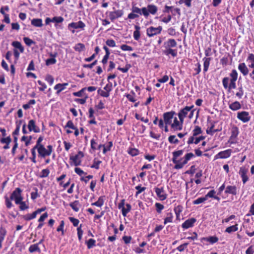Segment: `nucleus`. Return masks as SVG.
<instances>
[{"instance_id": "a18cd8bd", "label": "nucleus", "mask_w": 254, "mask_h": 254, "mask_svg": "<svg viewBox=\"0 0 254 254\" xmlns=\"http://www.w3.org/2000/svg\"><path fill=\"white\" fill-rule=\"evenodd\" d=\"M50 174V170L48 169H45L42 170L41 174L39 176L40 178H46Z\"/></svg>"}, {"instance_id": "bf43d9fd", "label": "nucleus", "mask_w": 254, "mask_h": 254, "mask_svg": "<svg viewBox=\"0 0 254 254\" xmlns=\"http://www.w3.org/2000/svg\"><path fill=\"white\" fill-rule=\"evenodd\" d=\"M127 99L131 102H134L136 100L135 99V93L132 92V94H128L126 95Z\"/></svg>"}, {"instance_id": "ddd939ff", "label": "nucleus", "mask_w": 254, "mask_h": 254, "mask_svg": "<svg viewBox=\"0 0 254 254\" xmlns=\"http://www.w3.org/2000/svg\"><path fill=\"white\" fill-rule=\"evenodd\" d=\"M239 133V131L238 128L237 127H233L232 129L231 135L230 137L229 140H228V142L230 144L235 143V141H231V139H235L237 137Z\"/></svg>"}, {"instance_id": "5fc2aeb1", "label": "nucleus", "mask_w": 254, "mask_h": 254, "mask_svg": "<svg viewBox=\"0 0 254 254\" xmlns=\"http://www.w3.org/2000/svg\"><path fill=\"white\" fill-rule=\"evenodd\" d=\"M207 199L205 196L203 197H199L197 199L193 201V204H198L201 203L202 202H204Z\"/></svg>"}, {"instance_id": "39448f33", "label": "nucleus", "mask_w": 254, "mask_h": 254, "mask_svg": "<svg viewBox=\"0 0 254 254\" xmlns=\"http://www.w3.org/2000/svg\"><path fill=\"white\" fill-rule=\"evenodd\" d=\"M162 30V27L160 26L157 28L151 26L147 29L146 34L148 37H151L160 34Z\"/></svg>"}, {"instance_id": "412c9836", "label": "nucleus", "mask_w": 254, "mask_h": 254, "mask_svg": "<svg viewBox=\"0 0 254 254\" xmlns=\"http://www.w3.org/2000/svg\"><path fill=\"white\" fill-rule=\"evenodd\" d=\"M162 53L166 56L171 55L173 57L177 56V50L173 49H164L162 50Z\"/></svg>"}, {"instance_id": "603ef678", "label": "nucleus", "mask_w": 254, "mask_h": 254, "mask_svg": "<svg viewBox=\"0 0 254 254\" xmlns=\"http://www.w3.org/2000/svg\"><path fill=\"white\" fill-rule=\"evenodd\" d=\"M85 95V98H77L75 99V101L79 103V104L81 105H83L85 103L86 99L88 98V95L86 94Z\"/></svg>"}, {"instance_id": "e433bc0d", "label": "nucleus", "mask_w": 254, "mask_h": 254, "mask_svg": "<svg viewBox=\"0 0 254 254\" xmlns=\"http://www.w3.org/2000/svg\"><path fill=\"white\" fill-rule=\"evenodd\" d=\"M127 152L128 153L132 156H135L139 153V151L135 148H129Z\"/></svg>"}, {"instance_id": "c03bdc74", "label": "nucleus", "mask_w": 254, "mask_h": 254, "mask_svg": "<svg viewBox=\"0 0 254 254\" xmlns=\"http://www.w3.org/2000/svg\"><path fill=\"white\" fill-rule=\"evenodd\" d=\"M193 136H196L197 135L201 134L202 133V130L201 127L199 126H195L194 129L192 131Z\"/></svg>"}, {"instance_id": "0eeeda50", "label": "nucleus", "mask_w": 254, "mask_h": 254, "mask_svg": "<svg viewBox=\"0 0 254 254\" xmlns=\"http://www.w3.org/2000/svg\"><path fill=\"white\" fill-rule=\"evenodd\" d=\"M175 114V112L172 111L170 112H167L163 114V119L166 125L171 124L172 120L173 119L174 116Z\"/></svg>"}, {"instance_id": "bb28decb", "label": "nucleus", "mask_w": 254, "mask_h": 254, "mask_svg": "<svg viewBox=\"0 0 254 254\" xmlns=\"http://www.w3.org/2000/svg\"><path fill=\"white\" fill-rule=\"evenodd\" d=\"M31 24L36 27H41L43 26L42 19L34 18L31 20Z\"/></svg>"}, {"instance_id": "09e8293b", "label": "nucleus", "mask_w": 254, "mask_h": 254, "mask_svg": "<svg viewBox=\"0 0 254 254\" xmlns=\"http://www.w3.org/2000/svg\"><path fill=\"white\" fill-rule=\"evenodd\" d=\"M168 141L170 143L177 144L179 142V140L176 138V136L174 135H170L168 137Z\"/></svg>"}, {"instance_id": "a211bd4d", "label": "nucleus", "mask_w": 254, "mask_h": 254, "mask_svg": "<svg viewBox=\"0 0 254 254\" xmlns=\"http://www.w3.org/2000/svg\"><path fill=\"white\" fill-rule=\"evenodd\" d=\"M238 68L244 76H246L249 74V70L245 63H242L239 64Z\"/></svg>"}, {"instance_id": "774afa93", "label": "nucleus", "mask_w": 254, "mask_h": 254, "mask_svg": "<svg viewBox=\"0 0 254 254\" xmlns=\"http://www.w3.org/2000/svg\"><path fill=\"white\" fill-rule=\"evenodd\" d=\"M188 245V243H184L178 247L177 249L180 252H183L187 248Z\"/></svg>"}, {"instance_id": "37998d69", "label": "nucleus", "mask_w": 254, "mask_h": 254, "mask_svg": "<svg viewBox=\"0 0 254 254\" xmlns=\"http://www.w3.org/2000/svg\"><path fill=\"white\" fill-rule=\"evenodd\" d=\"M86 90V88L84 87L81 89L80 91L78 92H75L73 93V95L76 97H82L83 95H85L84 92Z\"/></svg>"}, {"instance_id": "680f3d73", "label": "nucleus", "mask_w": 254, "mask_h": 254, "mask_svg": "<svg viewBox=\"0 0 254 254\" xmlns=\"http://www.w3.org/2000/svg\"><path fill=\"white\" fill-rule=\"evenodd\" d=\"M192 0H180L179 3L180 4L185 3L187 7H190L191 5V2Z\"/></svg>"}, {"instance_id": "f257e3e1", "label": "nucleus", "mask_w": 254, "mask_h": 254, "mask_svg": "<svg viewBox=\"0 0 254 254\" xmlns=\"http://www.w3.org/2000/svg\"><path fill=\"white\" fill-rule=\"evenodd\" d=\"M183 153V150L175 151L172 153V161L175 164L174 168L175 169H180L183 168V167L188 163L189 160H190L192 157H194V155L192 153H188L184 156L183 161L181 162V160H178V158L181 156Z\"/></svg>"}, {"instance_id": "b1692460", "label": "nucleus", "mask_w": 254, "mask_h": 254, "mask_svg": "<svg viewBox=\"0 0 254 254\" xmlns=\"http://www.w3.org/2000/svg\"><path fill=\"white\" fill-rule=\"evenodd\" d=\"M68 85V83H58L56 84L54 87V89L57 90V94H59L61 93L63 90H64L66 86Z\"/></svg>"}, {"instance_id": "f3484780", "label": "nucleus", "mask_w": 254, "mask_h": 254, "mask_svg": "<svg viewBox=\"0 0 254 254\" xmlns=\"http://www.w3.org/2000/svg\"><path fill=\"white\" fill-rule=\"evenodd\" d=\"M4 9L5 10V11H8L9 9V7L7 5H6L4 7H2L0 8V12L4 16V19L3 20V21L6 23H9L10 21L9 15L5 13V12L4 11Z\"/></svg>"}, {"instance_id": "5701e85b", "label": "nucleus", "mask_w": 254, "mask_h": 254, "mask_svg": "<svg viewBox=\"0 0 254 254\" xmlns=\"http://www.w3.org/2000/svg\"><path fill=\"white\" fill-rule=\"evenodd\" d=\"M225 192L236 195L237 193V187L235 186H228L226 187Z\"/></svg>"}, {"instance_id": "4c0bfd02", "label": "nucleus", "mask_w": 254, "mask_h": 254, "mask_svg": "<svg viewBox=\"0 0 254 254\" xmlns=\"http://www.w3.org/2000/svg\"><path fill=\"white\" fill-rule=\"evenodd\" d=\"M173 218V215L172 212H168L167 213V217L165 218L164 223L166 224L169 222H172Z\"/></svg>"}, {"instance_id": "1a4fd4ad", "label": "nucleus", "mask_w": 254, "mask_h": 254, "mask_svg": "<svg viewBox=\"0 0 254 254\" xmlns=\"http://www.w3.org/2000/svg\"><path fill=\"white\" fill-rule=\"evenodd\" d=\"M124 14L123 10H117L114 11H111L109 13V17L111 21H113L116 19L122 17Z\"/></svg>"}, {"instance_id": "4d7b16f0", "label": "nucleus", "mask_w": 254, "mask_h": 254, "mask_svg": "<svg viewBox=\"0 0 254 254\" xmlns=\"http://www.w3.org/2000/svg\"><path fill=\"white\" fill-rule=\"evenodd\" d=\"M135 189L137 190L135 193L136 196L138 195L146 190L145 187H142L140 185L135 187Z\"/></svg>"}, {"instance_id": "7c9ffc66", "label": "nucleus", "mask_w": 254, "mask_h": 254, "mask_svg": "<svg viewBox=\"0 0 254 254\" xmlns=\"http://www.w3.org/2000/svg\"><path fill=\"white\" fill-rule=\"evenodd\" d=\"M29 252L31 253L37 252L39 253H41V250L39 247V245L37 244H35L31 245L29 248Z\"/></svg>"}, {"instance_id": "ea45409f", "label": "nucleus", "mask_w": 254, "mask_h": 254, "mask_svg": "<svg viewBox=\"0 0 254 254\" xmlns=\"http://www.w3.org/2000/svg\"><path fill=\"white\" fill-rule=\"evenodd\" d=\"M126 207L127 208L125 207L123 210H122V215L124 217L127 216V214L130 211L131 209V205L128 203L126 204Z\"/></svg>"}, {"instance_id": "4468645a", "label": "nucleus", "mask_w": 254, "mask_h": 254, "mask_svg": "<svg viewBox=\"0 0 254 254\" xmlns=\"http://www.w3.org/2000/svg\"><path fill=\"white\" fill-rule=\"evenodd\" d=\"M28 128L30 131H33L36 133H38L40 131V128L36 126L35 122L33 120H31L29 121Z\"/></svg>"}, {"instance_id": "052dcab7", "label": "nucleus", "mask_w": 254, "mask_h": 254, "mask_svg": "<svg viewBox=\"0 0 254 254\" xmlns=\"http://www.w3.org/2000/svg\"><path fill=\"white\" fill-rule=\"evenodd\" d=\"M131 67V65L130 64H127L126 65V66L125 67H118V69L121 71L123 73H126L128 71L129 68Z\"/></svg>"}, {"instance_id": "f03ea898", "label": "nucleus", "mask_w": 254, "mask_h": 254, "mask_svg": "<svg viewBox=\"0 0 254 254\" xmlns=\"http://www.w3.org/2000/svg\"><path fill=\"white\" fill-rule=\"evenodd\" d=\"M231 79L228 77H225L222 79V84L225 89L230 91L232 89L236 88V82L238 78V72L236 69H233L229 74Z\"/></svg>"}, {"instance_id": "423d86ee", "label": "nucleus", "mask_w": 254, "mask_h": 254, "mask_svg": "<svg viewBox=\"0 0 254 254\" xmlns=\"http://www.w3.org/2000/svg\"><path fill=\"white\" fill-rule=\"evenodd\" d=\"M237 118L244 123L248 122L251 120L249 113L247 111H241L237 113Z\"/></svg>"}, {"instance_id": "6e6d98bb", "label": "nucleus", "mask_w": 254, "mask_h": 254, "mask_svg": "<svg viewBox=\"0 0 254 254\" xmlns=\"http://www.w3.org/2000/svg\"><path fill=\"white\" fill-rule=\"evenodd\" d=\"M218 240V238L216 236H210L208 237L207 242H209L211 244H213L217 242Z\"/></svg>"}, {"instance_id": "49530a36", "label": "nucleus", "mask_w": 254, "mask_h": 254, "mask_svg": "<svg viewBox=\"0 0 254 254\" xmlns=\"http://www.w3.org/2000/svg\"><path fill=\"white\" fill-rule=\"evenodd\" d=\"M6 232V230L4 227L2 226L0 227V239L4 240Z\"/></svg>"}, {"instance_id": "cd10ccee", "label": "nucleus", "mask_w": 254, "mask_h": 254, "mask_svg": "<svg viewBox=\"0 0 254 254\" xmlns=\"http://www.w3.org/2000/svg\"><path fill=\"white\" fill-rule=\"evenodd\" d=\"M147 9L148 10L149 14L150 13L152 15H154L158 10L157 6L154 4H148L147 5Z\"/></svg>"}, {"instance_id": "a878e982", "label": "nucleus", "mask_w": 254, "mask_h": 254, "mask_svg": "<svg viewBox=\"0 0 254 254\" xmlns=\"http://www.w3.org/2000/svg\"><path fill=\"white\" fill-rule=\"evenodd\" d=\"M229 107L232 111H237L241 108V105L238 101H235L229 104Z\"/></svg>"}, {"instance_id": "c85d7f7f", "label": "nucleus", "mask_w": 254, "mask_h": 254, "mask_svg": "<svg viewBox=\"0 0 254 254\" xmlns=\"http://www.w3.org/2000/svg\"><path fill=\"white\" fill-rule=\"evenodd\" d=\"M105 196L103 195L99 197L98 200L91 204L92 205H95L98 207H101L104 203Z\"/></svg>"}, {"instance_id": "3c124183", "label": "nucleus", "mask_w": 254, "mask_h": 254, "mask_svg": "<svg viewBox=\"0 0 254 254\" xmlns=\"http://www.w3.org/2000/svg\"><path fill=\"white\" fill-rule=\"evenodd\" d=\"M23 41L25 44L28 46H31L32 44H34L35 43L34 41L28 37H24Z\"/></svg>"}, {"instance_id": "6e6552de", "label": "nucleus", "mask_w": 254, "mask_h": 254, "mask_svg": "<svg viewBox=\"0 0 254 254\" xmlns=\"http://www.w3.org/2000/svg\"><path fill=\"white\" fill-rule=\"evenodd\" d=\"M154 191L156 193L157 196L159 197V199L161 201L165 200L167 197V194L165 192L163 187L157 188L154 189Z\"/></svg>"}, {"instance_id": "e2e57ef3", "label": "nucleus", "mask_w": 254, "mask_h": 254, "mask_svg": "<svg viewBox=\"0 0 254 254\" xmlns=\"http://www.w3.org/2000/svg\"><path fill=\"white\" fill-rule=\"evenodd\" d=\"M64 19L62 16H55L52 18V22H56L57 23H62Z\"/></svg>"}, {"instance_id": "393cba45", "label": "nucleus", "mask_w": 254, "mask_h": 254, "mask_svg": "<svg viewBox=\"0 0 254 254\" xmlns=\"http://www.w3.org/2000/svg\"><path fill=\"white\" fill-rule=\"evenodd\" d=\"M211 59L210 58L204 57L202 60L203 61V72L205 73L208 71Z\"/></svg>"}, {"instance_id": "f704fd0d", "label": "nucleus", "mask_w": 254, "mask_h": 254, "mask_svg": "<svg viewBox=\"0 0 254 254\" xmlns=\"http://www.w3.org/2000/svg\"><path fill=\"white\" fill-rule=\"evenodd\" d=\"M247 61H250L249 67L254 68V54H249Z\"/></svg>"}, {"instance_id": "7ed1b4c3", "label": "nucleus", "mask_w": 254, "mask_h": 254, "mask_svg": "<svg viewBox=\"0 0 254 254\" xmlns=\"http://www.w3.org/2000/svg\"><path fill=\"white\" fill-rule=\"evenodd\" d=\"M194 106L192 105L191 106H186L183 109H182L180 112H179L178 115L180 121V122L182 124H183L184 118L187 117L188 114L191 109L193 108Z\"/></svg>"}, {"instance_id": "4be33fe9", "label": "nucleus", "mask_w": 254, "mask_h": 254, "mask_svg": "<svg viewBox=\"0 0 254 254\" xmlns=\"http://www.w3.org/2000/svg\"><path fill=\"white\" fill-rule=\"evenodd\" d=\"M22 191V190L20 188H16L15 190L11 194V195L10 196V200H16V198H17L21 194Z\"/></svg>"}, {"instance_id": "0e129e2a", "label": "nucleus", "mask_w": 254, "mask_h": 254, "mask_svg": "<svg viewBox=\"0 0 254 254\" xmlns=\"http://www.w3.org/2000/svg\"><path fill=\"white\" fill-rule=\"evenodd\" d=\"M155 206L156 208V211L158 213H160L161 211L164 208V205L160 203H156Z\"/></svg>"}, {"instance_id": "dca6fc26", "label": "nucleus", "mask_w": 254, "mask_h": 254, "mask_svg": "<svg viewBox=\"0 0 254 254\" xmlns=\"http://www.w3.org/2000/svg\"><path fill=\"white\" fill-rule=\"evenodd\" d=\"M171 127L174 129V130H181L182 129L183 124L179 122L176 117H175L174 119V123L171 124Z\"/></svg>"}, {"instance_id": "8fccbe9b", "label": "nucleus", "mask_w": 254, "mask_h": 254, "mask_svg": "<svg viewBox=\"0 0 254 254\" xmlns=\"http://www.w3.org/2000/svg\"><path fill=\"white\" fill-rule=\"evenodd\" d=\"M214 127V124L213 123H211L210 127L206 129V133L208 134H212L213 133L218 131L217 129H213Z\"/></svg>"}, {"instance_id": "13d9d810", "label": "nucleus", "mask_w": 254, "mask_h": 254, "mask_svg": "<svg viewBox=\"0 0 254 254\" xmlns=\"http://www.w3.org/2000/svg\"><path fill=\"white\" fill-rule=\"evenodd\" d=\"M64 221L62 220L61 221L60 224L57 229V231L58 232H60V231L62 232V236L64 235Z\"/></svg>"}, {"instance_id": "de8ad7c7", "label": "nucleus", "mask_w": 254, "mask_h": 254, "mask_svg": "<svg viewBox=\"0 0 254 254\" xmlns=\"http://www.w3.org/2000/svg\"><path fill=\"white\" fill-rule=\"evenodd\" d=\"M36 103V101L34 99L30 100L27 104H24L22 107L25 110H28L30 108L31 105H34Z\"/></svg>"}, {"instance_id": "c9c22d12", "label": "nucleus", "mask_w": 254, "mask_h": 254, "mask_svg": "<svg viewBox=\"0 0 254 254\" xmlns=\"http://www.w3.org/2000/svg\"><path fill=\"white\" fill-rule=\"evenodd\" d=\"M85 244L87 245L88 249H91L96 245V241L93 239H90L88 241L85 242Z\"/></svg>"}, {"instance_id": "864d4df0", "label": "nucleus", "mask_w": 254, "mask_h": 254, "mask_svg": "<svg viewBox=\"0 0 254 254\" xmlns=\"http://www.w3.org/2000/svg\"><path fill=\"white\" fill-rule=\"evenodd\" d=\"M57 60L55 58H49L46 61V65L47 66L54 64L56 63Z\"/></svg>"}, {"instance_id": "20e7f679", "label": "nucleus", "mask_w": 254, "mask_h": 254, "mask_svg": "<svg viewBox=\"0 0 254 254\" xmlns=\"http://www.w3.org/2000/svg\"><path fill=\"white\" fill-rule=\"evenodd\" d=\"M83 157V153L82 151H79L77 154L75 155V156H70L69 159L73 162L74 165L75 166H77L80 165L81 163V159Z\"/></svg>"}, {"instance_id": "2eb2a0df", "label": "nucleus", "mask_w": 254, "mask_h": 254, "mask_svg": "<svg viewBox=\"0 0 254 254\" xmlns=\"http://www.w3.org/2000/svg\"><path fill=\"white\" fill-rule=\"evenodd\" d=\"M196 221L194 218H191L186 220L182 225L184 229H188L193 226L194 223Z\"/></svg>"}, {"instance_id": "c756f323", "label": "nucleus", "mask_w": 254, "mask_h": 254, "mask_svg": "<svg viewBox=\"0 0 254 254\" xmlns=\"http://www.w3.org/2000/svg\"><path fill=\"white\" fill-rule=\"evenodd\" d=\"M135 31L133 32V38L134 39L138 41L140 37V27L138 25H135Z\"/></svg>"}, {"instance_id": "aec40b11", "label": "nucleus", "mask_w": 254, "mask_h": 254, "mask_svg": "<svg viewBox=\"0 0 254 254\" xmlns=\"http://www.w3.org/2000/svg\"><path fill=\"white\" fill-rule=\"evenodd\" d=\"M37 151L39 155L42 157L45 158L46 156H49V152H48L44 145H40V147L37 148Z\"/></svg>"}, {"instance_id": "69168bd1", "label": "nucleus", "mask_w": 254, "mask_h": 254, "mask_svg": "<svg viewBox=\"0 0 254 254\" xmlns=\"http://www.w3.org/2000/svg\"><path fill=\"white\" fill-rule=\"evenodd\" d=\"M106 44L107 46L110 47H114L116 46V42L113 39H108L106 41Z\"/></svg>"}, {"instance_id": "2f4dec72", "label": "nucleus", "mask_w": 254, "mask_h": 254, "mask_svg": "<svg viewBox=\"0 0 254 254\" xmlns=\"http://www.w3.org/2000/svg\"><path fill=\"white\" fill-rule=\"evenodd\" d=\"M69 206L75 212H78L79 210L80 203L78 200H75L69 204Z\"/></svg>"}, {"instance_id": "72a5a7b5", "label": "nucleus", "mask_w": 254, "mask_h": 254, "mask_svg": "<svg viewBox=\"0 0 254 254\" xmlns=\"http://www.w3.org/2000/svg\"><path fill=\"white\" fill-rule=\"evenodd\" d=\"M238 225L236 224L234 225L228 227L225 229V232L228 233H231L232 232H236L238 230Z\"/></svg>"}, {"instance_id": "6ab92c4d", "label": "nucleus", "mask_w": 254, "mask_h": 254, "mask_svg": "<svg viewBox=\"0 0 254 254\" xmlns=\"http://www.w3.org/2000/svg\"><path fill=\"white\" fill-rule=\"evenodd\" d=\"M68 28L70 27L74 28V29H84L85 27V24L82 21H79L77 22H71L68 24Z\"/></svg>"}, {"instance_id": "9b49d317", "label": "nucleus", "mask_w": 254, "mask_h": 254, "mask_svg": "<svg viewBox=\"0 0 254 254\" xmlns=\"http://www.w3.org/2000/svg\"><path fill=\"white\" fill-rule=\"evenodd\" d=\"M177 43L174 39H169L163 43V48L164 49H172L177 46Z\"/></svg>"}, {"instance_id": "58836bf2", "label": "nucleus", "mask_w": 254, "mask_h": 254, "mask_svg": "<svg viewBox=\"0 0 254 254\" xmlns=\"http://www.w3.org/2000/svg\"><path fill=\"white\" fill-rule=\"evenodd\" d=\"M74 49L78 52H81L85 49V45L82 43H78L74 47Z\"/></svg>"}, {"instance_id": "a19ab883", "label": "nucleus", "mask_w": 254, "mask_h": 254, "mask_svg": "<svg viewBox=\"0 0 254 254\" xmlns=\"http://www.w3.org/2000/svg\"><path fill=\"white\" fill-rule=\"evenodd\" d=\"M36 215L33 212L32 214H27L23 216V218L26 221H29L36 218Z\"/></svg>"}, {"instance_id": "9d476101", "label": "nucleus", "mask_w": 254, "mask_h": 254, "mask_svg": "<svg viewBox=\"0 0 254 254\" xmlns=\"http://www.w3.org/2000/svg\"><path fill=\"white\" fill-rule=\"evenodd\" d=\"M232 150L230 149L221 151L215 156V159H217L218 158H227L230 156Z\"/></svg>"}, {"instance_id": "338daca9", "label": "nucleus", "mask_w": 254, "mask_h": 254, "mask_svg": "<svg viewBox=\"0 0 254 254\" xmlns=\"http://www.w3.org/2000/svg\"><path fill=\"white\" fill-rule=\"evenodd\" d=\"M183 210V207L181 205H178L175 207L174 211L176 215H180Z\"/></svg>"}, {"instance_id": "473e14b6", "label": "nucleus", "mask_w": 254, "mask_h": 254, "mask_svg": "<svg viewBox=\"0 0 254 254\" xmlns=\"http://www.w3.org/2000/svg\"><path fill=\"white\" fill-rule=\"evenodd\" d=\"M11 45L15 48L19 49L21 53H23L24 49L20 42L18 41H13L12 42Z\"/></svg>"}, {"instance_id": "79ce46f5", "label": "nucleus", "mask_w": 254, "mask_h": 254, "mask_svg": "<svg viewBox=\"0 0 254 254\" xmlns=\"http://www.w3.org/2000/svg\"><path fill=\"white\" fill-rule=\"evenodd\" d=\"M238 92L236 93V96L239 98L241 99L244 95V90L243 88L242 85H241L238 88Z\"/></svg>"}, {"instance_id": "f8f14e48", "label": "nucleus", "mask_w": 254, "mask_h": 254, "mask_svg": "<svg viewBox=\"0 0 254 254\" xmlns=\"http://www.w3.org/2000/svg\"><path fill=\"white\" fill-rule=\"evenodd\" d=\"M248 169L245 167H241L239 172V175L241 176L243 183L245 184L249 180V177L247 176Z\"/></svg>"}]
</instances>
